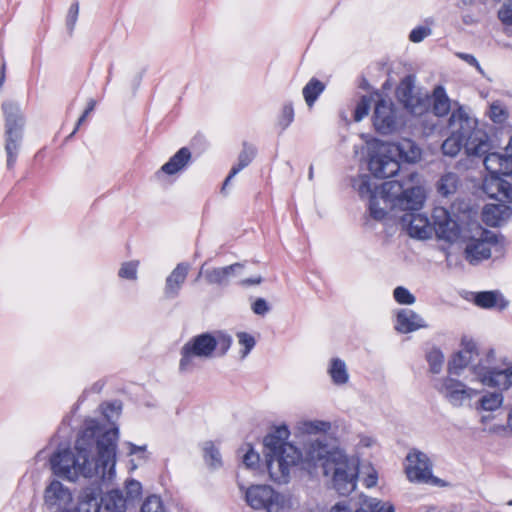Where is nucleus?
<instances>
[{"instance_id": "obj_25", "label": "nucleus", "mask_w": 512, "mask_h": 512, "mask_svg": "<svg viewBox=\"0 0 512 512\" xmlns=\"http://www.w3.org/2000/svg\"><path fill=\"white\" fill-rule=\"evenodd\" d=\"M426 327L424 319L411 309H401L397 314L395 328L400 333H409Z\"/></svg>"}, {"instance_id": "obj_56", "label": "nucleus", "mask_w": 512, "mask_h": 512, "mask_svg": "<svg viewBox=\"0 0 512 512\" xmlns=\"http://www.w3.org/2000/svg\"><path fill=\"white\" fill-rule=\"evenodd\" d=\"M252 310L255 314L263 316L269 312L270 307L265 299L258 298L252 304Z\"/></svg>"}, {"instance_id": "obj_15", "label": "nucleus", "mask_w": 512, "mask_h": 512, "mask_svg": "<svg viewBox=\"0 0 512 512\" xmlns=\"http://www.w3.org/2000/svg\"><path fill=\"white\" fill-rule=\"evenodd\" d=\"M438 391L454 407L462 406L466 401L477 395V391L467 387L464 383L451 377L443 379Z\"/></svg>"}, {"instance_id": "obj_8", "label": "nucleus", "mask_w": 512, "mask_h": 512, "mask_svg": "<svg viewBox=\"0 0 512 512\" xmlns=\"http://www.w3.org/2000/svg\"><path fill=\"white\" fill-rule=\"evenodd\" d=\"M5 116V151L7 154V168L12 169L16 162L23 139L25 117L18 104L5 103L2 107Z\"/></svg>"}, {"instance_id": "obj_28", "label": "nucleus", "mask_w": 512, "mask_h": 512, "mask_svg": "<svg viewBox=\"0 0 512 512\" xmlns=\"http://www.w3.org/2000/svg\"><path fill=\"white\" fill-rule=\"evenodd\" d=\"M474 302L481 308L490 309L496 307L500 311L504 310L508 305V302L497 291L478 292L475 294Z\"/></svg>"}, {"instance_id": "obj_50", "label": "nucleus", "mask_w": 512, "mask_h": 512, "mask_svg": "<svg viewBox=\"0 0 512 512\" xmlns=\"http://www.w3.org/2000/svg\"><path fill=\"white\" fill-rule=\"evenodd\" d=\"M489 116L494 123L501 124L505 121L507 113L500 104L493 103L490 106Z\"/></svg>"}, {"instance_id": "obj_54", "label": "nucleus", "mask_w": 512, "mask_h": 512, "mask_svg": "<svg viewBox=\"0 0 512 512\" xmlns=\"http://www.w3.org/2000/svg\"><path fill=\"white\" fill-rule=\"evenodd\" d=\"M498 192L506 200L512 202V184L505 180H499L497 182Z\"/></svg>"}, {"instance_id": "obj_51", "label": "nucleus", "mask_w": 512, "mask_h": 512, "mask_svg": "<svg viewBox=\"0 0 512 512\" xmlns=\"http://www.w3.org/2000/svg\"><path fill=\"white\" fill-rule=\"evenodd\" d=\"M431 29L425 26L415 27L409 34V40L414 43L421 42L425 37L431 34Z\"/></svg>"}, {"instance_id": "obj_7", "label": "nucleus", "mask_w": 512, "mask_h": 512, "mask_svg": "<svg viewBox=\"0 0 512 512\" xmlns=\"http://www.w3.org/2000/svg\"><path fill=\"white\" fill-rule=\"evenodd\" d=\"M425 198V191L421 186L405 188L404 183L399 180L386 181L380 187V199L390 209H422Z\"/></svg>"}, {"instance_id": "obj_31", "label": "nucleus", "mask_w": 512, "mask_h": 512, "mask_svg": "<svg viewBox=\"0 0 512 512\" xmlns=\"http://www.w3.org/2000/svg\"><path fill=\"white\" fill-rule=\"evenodd\" d=\"M433 113L442 117L451 109V102L443 86H437L433 91Z\"/></svg>"}, {"instance_id": "obj_29", "label": "nucleus", "mask_w": 512, "mask_h": 512, "mask_svg": "<svg viewBox=\"0 0 512 512\" xmlns=\"http://www.w3.org/2000/svg\"><path fill=\"white\" fill-rule=\"evenodd\" d=\"M255 155V147L247 143H244L243 149L238 156V163L231 168L228 176L224 181L222 189H225L226 185L230 182V180L252 162Z\"/></svg>"}, {"instance_id": "obj_40", "label": "nucleus", "mask_w": 512, "mask_h": 512, "mask_svg": "<svg viewBox=\"0 0 512 512\" xmlns=\"http://www.w3.org/2000/svg\"><path fill=\"white\" fill-rule=\"evenodd\" d=\"M363 506L369 509L368 512H395L393 505L381 503V501L376 498H365Z\"/></svg>"}, {"instance_id": "obj_33", "label": "nucleus", "mask_w": 512, "mask_h": 512, "mask_svg": "<svg viewBox=\"0 0 512 512\" xmlns=\"http://www.w3.org/2000/svg\"><path fill=\"white\" fill-rule=\"evenodd\" d=\"M328 374L330 375L332 382L335 385H344L349 380V374L346 364L340 358H332L328 368Z\"/></svg>"}, {"instance_id": "obj_63", "label": "nucleus", "mask_w": 512, "mask_h": 512, "mask_svg": "<svg viewBox=\"0 0 512 512\" xmlns=\"http://www.w3.org/2000/svg\"><path fill=\"white\" fill-rule=\"evenodd\" d=\"M462 20L466 25H472L477 22V19L471 14H464Z\"/></svg>"}, {"instance_id": "obj_16", "label": "nucleus", "mask_w": 512, "mask_h": 512, "mask_svg": "<svg viewBox=\"0 0 512 512\" xmlns=\"http://www.w3.org/2000/svg\"><path fill=\"white\" fill-rule=\"evenodd\" d=\"M461 346L462 349L448 363L449 374L460 375L467 366H471L473 371V366L478 364L474 363L475 359L479 356L476 342L471 338L464 337Z\"/></svg>"}, {"instance_id": "obj_48", "label": "nucleus", "mask_w": 512, "mask_h": 512, "mask_svg": "<svg viewBox=\"0 0 512 512\" xmlns=\"http://www.w3.org/2000/svg\"><path fill=\"white\" fill-rule=\"evenodd\" d=\"M498 18L505 26L512 25V0L503 3L498 11Z\"/></svg>"}, {"instance_id": "obj_60", "label": "nucleus", "mask_w": 512, "mask_h": 512, "mask_svg": "<svg viewBox=\"0 0 512 512\" xmlns=\"http://www.w3.org/2000/svg\"><path fill=\"white\" fill-rule=\"evenodd\" d=\"M128 446H129V452H128L129 455H138L139 458H141V459L147 458V456H146L147 446L146 445L137 446L133 443H128Z\"/></svg>"}, {"instance_id": "obj_14", "label": "nucleus", "mask_w": 512, "mask_h": 512, "mask_svg": "<svg viewBox=\"0 0 512 512\" xmlns=\"http://www.w3.org/2000/svg\"><path fill=\"white\" fill-rule=\"evenodd\" d=\"M420 210H403L405 213L400 220L411 237L428 239L433 235L432 223L426 214L419 212Z\"/></svg>"}, {"instance_id": "obj_13", "label": "nucleus", "mask_w": 512, "mask_h": 512, "mask_svg": "<svg viewBox=\"0 0 512 512\" xmlns=\"http://www.w3.org/2000/svg\"><path fill=\"white\" fill-rule=\"evenodd\" d=\"M432 220L433 233L439 239L454 242L459 238L460 227L445 208L436 207L432 213Z\"/></svg>"}, {"instance_id": "obj_21", "label": "nucleus", "mask_w": 512, "mask_h": 512, "mask_svg": "<svg viewBox=\"0 0 512 512\" xmlns=\"http://www.w3.org/2000/svg\"><path fill=\"white\" fill-rule=\"evenodd\" d=\"M45 503L50 507H58L59 511L72 501V494L61 482L54 480L45 489Z\"/></svg>"}, {"instance_id": "obj_59", "label": "nucleus", "mask_w": 512, "mask_h": 512, "mask_svg": "<svg viewBox=\"0 0 512 512\" xmlns=\"http://www.w3.org/2000/svg\"><path fill=\"white\" fill-rule=\"evenodd\" d=\"M331 512H368V510L365 509L364 507L353 510L351 507H349L346 501H342L335 504L332 507Z\"/></svg>"}, {"instance_id": "obj_34", "label": "nucleus", "mask_w": 512, "mask_h": 512, "mask_svg": "<svg viewBox=\"0 0 512 512\" xmlns=\"http://www.w3.org/2000/svg\"><path fill=\"white\" fill-rule=\"evenodd\" d=\"M460 180L456 173L448 172L442 175L438 182V192L442 196H448L456 192L459 186Z\"/></svg>"}, {"instance_id": "obj_18", "label": "nucleus", "mask_w": 512, "mask_h": 512, "mask_svg": "<svg viewBox=\"0 0 512 512\" xmlns=\"http://www.w3.org/2000/svg\"><path fill=\"white\" fill-rule=\"evenodd\" d=\"M102 490L99 486L91 485L84 488L79 496L76 507L73 509H62L69 512H100Z\"/></svg>"}, {"instance_id": "obj_47", "label": "nucleus", "mask_w": 512, "mask_h": 512, "mask_svg": "<svg viewBox=\"0 0 512 512\" xmlns=\"http://www.w3.org/2000/svg\"><path fill=\"white\" fill-rule=\"evenodd\" d=\"M137 267L138 262L136 261H130L122 264L121 268L119 269L118 275L121 278L134 280L137 277Z\"/></svg>"}, {"instance_id": "obj_61", "label": "nucleus", "mask_w": 512, "mask_h": 512, "mask_svg": "<svg viewBox=\"0 0 512 512\" xmlns=\"http://www.w3.org/2000/svg\"><path fill=\"white\" fill-rule=\"evenodd\" d=\"M262 282V277L261 276H258V277H255V278H246V279H243L240 284L242 286H250V285H256V284H260Z\"/></svg>"}, {"instance_id": "obj_58", "label": "nucleus", "mask_w": 512, "mask_h": 512, "mask_svg": "<svg viewBox=\"0 0 512 512\" xmlns=\"http://www.w3.org/2000/svg\"><path fill=\"white\" fill-rule=\"evenodd\" d=\"M331 512H368V510L365 509L364 507L353 510L351 507H349L346 501H342L335 504L332 507Z\"/></svg>"}, {"instance_id": "obj_11", "label": "nucleus", "mask_w": 512, "mask_h": 512, "mask_svg": "<svg viewBox=\"0 0 512 512\" xmlns=\"http://www.w3.org/2000/svg\"><path fill=\"white\" fill-rule=\"evenodd\" d=\"M407 461L406 474L410 481L417 483L437 481V478L432 475V464L425 453L413 450L407 455Z\"/></svg>"}, {"instance_id": "obj_38", "label": "nucleus", "mask_w": 512, "mask_h": 512, "mask_svg": "<svg viewBox=\"0 0 512 512\" xmlns=\"http://www.w3.org/2000/svg\"><path fill=\"white\" fill-rule=\"evenodd\" d=\"M373 102V97L370 95H363L359 102L357 103L355 110H354V120L356 122H360L363 120L369 113V110L371 108V104Z\"/></svg>"}, {"instance_id": "obj_46", "label": "nucleus", "mask_w": 512, "mask_h": 512, "mask_svg": "<svg viewBox=\"0 0 512 512\" xmlns=\"http://www.w3.org/2000/svg\"><path fill=\"white\" fill-rule=\"evenodd\" d=\"M239 344L244 346V350L241 351L242 358L246 357L250 351L254 348L256 341L254 337L246 332L237 333Z\"/></svg>"}, {"instance_id": "obj_53", "label": "nucleus", "mask_w": 512, "mask_h": 512, "mask_svg": "<svg viewBox=\"0 0 512 512\" xmlns=\"http://www.w3.org/2000/svg\"><path fill=\"white\" fill-rule=\"evenodd\" d=\"M78 14H79V4H78V2H75L70 6L68 14H67V18H66V24L70 31L73 30V28L76 24Z\"/></svg>"}, {"instance_id": "obj_19", "label": "nucleus", "mask_w": 512, "mask_h": 512, "mask_svg": "<svg viewBox=\"0 0 512 512\" xmlns=\"http://www.w3.org/2000/svg\"><path fill=\"white\" fill-rule=\"evenodd\" d=\"M414 76L408 75L400 82L397 88V97L413 114H421L423 103L421 98L414 94Z\"/></svg>"}, {"instance_id": "obj_35", "label": "nucleus", "mask_w": 512, "mask_h": 512, "mask_svg": "<svg viewBox=\"0 0 512 512\" xmlns=\"http://www.w3.org/2000/svg\"><path fill=\"white\" fill-rule=\"evenodd\" d=\"M357 185L358 193L361 197H369L372 195H380V188L373 182L371 176L364 174L359 177Z\"/></svg>"}, {"instance_id": "obj_5", "label": "nucleus", "mask_w": 512, "mask_h": 512, "mask_svg": "<svg viewBox=\"0 0 512 512\" xmlns=\"http://www.w3.org/2000/svg\"><path fill=\"white\" fill-rule=\"evenodd\" d=\"M232 338L230 335L217 332H205L192 337L181 348L179 369L182 372L190 371L194 367V358L208 359L214 355L224 356L230 349Z\"/></svg>"}, {"instance_id": "obj_41", "label": "nucleus", "mask_w": 512, "mask_h": 512, "mask_svg": "<svg viewBox=\"0 0 512 512\" xmlns=\"http://www.w3.org/2000/svg\"><path fill=\"white\" fill-rule=\"evenodd\" d=\"M379 198L380 195L373 194L371 199H369V213L375 220H382L387 215L386 208L388 207L386 205L385 208L379 207Z\"/></svg>"}, {"instance_id": "obj_30", "label": "nucleus", "mask_w": 512, "mask_h": 512, "mask_svg": "<svg viewBox=\"0 0 512 512\" xmlns=\"http://www.w3.org/2000/svg\"><path fill=\"white\" fill-rule=\"evenodd\" d=\"M102 506L108 512H125L127 498L124 497L122 491L113 489L104 496L101 494Z\"/></svg>"}, {"instance_id": "obj_24", "label": "nucleus", "mask_w": 512, "mask_h": 512, "mask_svg": "<svg viewBox=\"0 0 512 512\" xmlns=\"http://www.w3.org/2000/svg\"><path fill=\"white\" fill-rule=\"evenodd\" d=\"M189 271V264L181 262L173 269L166 278L164 294L168 299H174L185 282Z\"/></svg>"}, {"instance_id": "obj_44", "label": "nucleus", "mask_w": 512, "mask_h": 512, "mask_svg": "<svg viewBox=\"0 0 512 512\" xmlns=\"http://www.w3.org/2000/svg\"><path fill=\"white\" fill-rule=\"evenodd\" d=\"M393 296L396 302L404 305H411L416 300L415 296L410 293L408 289L402 286H398L394 289Z\"/></svg>"}, {"instance_id": "obj_64", "label": "nucleus", "mask_w": 512, "mask_h": 512, "mask_svg": "<svg viewBox=\"0 0 512 512\" xmlns=\"http://www.w3.org/2000/svg\"><path fill=\"white\" fill-rule=\"evenodd\" d=\"M359 87L363 90H369L370 89V84L368 82V80L363 77L360 81V84H359Z\"/></svg>"}, {"instance_id": "obj_49", "label": "nucleus", "mask_w": 512, "mask_h": 512, "mask_svg": "<svg viewBox=\"0 0 512 512\" xmlns=\"http://www.w3.org/2000/svg\"><path fill=\"white\" fill-rule=\"evenodd\" d=\"M260 457L253 448L247 444V450L245 451L242 461L247 468H255L259 463Z\"/></svg>"}, {"instance_id": "obj_20", "label": "nucleus", "mask_w": 512, "mask_h": 512, "mask_svg": "<svg viewBox=\"0 0 512 512\" xmlns=\"http://www.w3.org/2000/svg\"><path fill=\"white\" fill-rule=\"evenodd\" d=\"M242 269L243 265L241 263L211 269H205L204 265H202L199 276H204L208 284L226 286L229 284V279Z\"/></svg>"}, {"instance_id": "obj_55", "label": "nucleus", "mask_w": 512, "mask_h": 512, "mask_svg": "<svg viewBox=\"0 0 512 512\" xmlns=\"http://www.w3.org/2000/svg\"><path fill=\"white\" fill-rule=\"evenodd\" d=\"M456 56L458 58H460L461 60L465 61L467 64H469L470 66H473L476 68V70L480 73V74H484V71L482 69V67L480 66L478 60L472 55V54H468V53H463V52H458L456 53Z\"/></svg>"}, {"instance_id": "obj_1", "label": "nucleus", "mask_w": 512, "mask_h": 512, "mask_svg": "<svg viewBox=\"0 0 512 512\" xmlns=\"http://www.w3.org/2000/svg\"><path fill=\"white\" fill-rule=\"evenodd\" d=\"M118 438V428L102 432L96 420H85L74 450L59 447L52 455L50 463L54 474L70 481L80 476L110 480L115 474Z\"/></svg>"}, {"instance_id": "obj_32", "label": "nucleus", "mask_w": 512, "mask_h": 512, "mask_svg": "<svg viewBox=\"0 0 512 512\" xmlns=\"http://www.w3.org/2000/svg\"><path fill=\"white\" fill-rule=\"evenodd\" d=\"M325 84L317 78H311L303 87L302 94L309 108H312L318 97L324 92Z\"/></svg>"}, {"instance_id": "obj_45", "label": "nucleus", "mask_w": 512, "mask_h": 512, "mask_svg": "<svg viewBox=\"0 0 512 512\" xmlns=\"http://www.w3.org/2000/svg\"><path fill=\"white\" fill-rule=\"evenodd\" d=\"M294 120V108L292 103L284 104L281 115L278 120L279 126H281L282 131L285 130Z\"/></svg>"}, {"instance_id": "obj_36", "label": "nucleus", "mask_w": 512, "mask_h": 512, "mask_svg": "<svg viewBox=\"0 0 512 512\" xmlns=\"http://www.w3.org/2000/svg\"><path fill=\"white\" fill-rule=\"evenodd\" d=\"M503 401L502 392H488L481 397L479 403L482 410L495 411L502 406Z\"/></svg>"}, {"instance_id": "obj_3", "label": "nucleus", "mask_w": 512, "mask_h": 512, "mask_svg": "<svg viewBox=\"0 0 512 512\" xmlns=\"http://www.w3.org/2000/svg\"><path fill=\"white\" fill-rule=\"evenodd\" d=\"M290 431L287 426L276 427L263 440L267 469L271 479L279 484L287 483L290 468L303 458L302 452L287 442Z\"/></svg>"}, {"instance_id": "obj_10", "label": "nucleus", "mask_w": 512, "mask_h": 512, "mask_svg": "<svg viewBox=\"0 0 512 512\" xmlns=\"http://www.w3.org/2000/svg\"><path fill=\"white\" fill-rule=\"evenodd\" d=\"M246 503L255 510L278 512L284 505V498L268 485H252L245 491Z\"/></svg>"}, {"instance_id": "obj_2", "label": "nucleus", "mask_w": 512, "mask_h": 512, "mask_svg": "<svg viewBox=\"0 0 512 512\" xmlns=\"http://www.w3.org/2000/svg\"><path fill=\"white\" fill-rule=\"evenodd\" d=\"M451 135L443 142L444 155L454 157L462 148L468 156L481 157L491 149L489 135L477 127L476 119L471 118L463 109L454 110L448 121Z\"/></svg>"}, {"instance_id": "obj_17", "label": "nucleus", "mask_w": 512, "mask_h": 512, "mask_svg": "<svg viewBox=\"0 0 512 512\" xmlns=\"http://www.w3.org/2000/svg\"><path fill=\"white\" fill-rule=\"evenodd\" d=\"M497 242L496 235L486 229L481 231L479 239H473L466 245L465 254L466 259L471 263L475 264L481 260L488 259L491 256V244Z\"/></svg>"}, {"instance_id": "obj_4", "label": "nucleus", "mask_w": 512, "mask_h": 512, "mask_svg": "<svg viewBox=\"0 0 512 512\" xmlns=\"http://www.w3.org/2000/svg\"><path fill=\"white\" fill-rule=\"evenodd\" d=\"M421 158V149L410 139L381 144L370 154L368 168L375 178L395 176L400 170V161L415 163Z\"/></svg>"}, {"instance_id": "obj_6", "label": "nucleus", "mask_w": 512, "mask_h": 512, "mask_svg": "<svg viewBox=\"0 0 512 512\" xmlns=\"http://www.w3.org/2000/svg\"><path fill=\"white\" fill-rule=\"evenodd\" d=\"M324 474H331L334 489L339 495L347 496L357 486L358 464L343 451L336 449L324 465Z\"/></svg>"}, {"instance_id": "obj_62", "label": "nucleus", "mask_w": 512, "mask_h": 512, "mask_svg": "<svg viewBox=\"0 0 512 512\" xmlns=\"http://www.w3.org/2000/svg\"><path fill=\"white\" fill-rule=\"evenodd\" d=\"M376 483H377V476L374 474H370L367 476V478H365V485L367 487H373L376 485Z\"/></svg>"}, {"instance_id": "obj_42", "label": "nucleus", "mask_w": 512, "mask_h": 512, "mask_svg": "<svg viewBox=\"0 0 512 512\" xmlns=\"http://www.w3.org/2000/svg\"><path fill=\"white\" fill-rule=\"evenodd\" d=\"M330 428H331V424L326 421L315 420V421H307V422L303 423L304 432L309 433V434H316L319 432L325 433L328 430H330Z\"/></svg>"}, {"instance_id": "obj_23", "label": "nucleus", "mask_w": 512, "mask_h": 512, "mask_svg": "<svg viewBox=\"0 0 512 512\" xmlns=\"http://www.w3.org/2000/svg\"><path fill=\"white\" fill-rule=\"evenodd\" d=\"M483 164L485 169L493 176L510 175L512 173V157L497 152L485 153Z\"/></svg>"}, {"instance_id": "obj_43", "label": "nucleus", "mask_w": 512, "mask_h": 512, "mask_svg": "<svg viewBox=\"0 0 512 512\" xmlns=\"http://www.w3.org/2000/svg\"><path fill=\"white\" fill-rule=\"evenodd\" d=\"M141 512H165L161 498L156 495L149 496L142 504Z\"/></svg>"}, {"instance_id": "obj_9", "label": "nucleus", "mask_w": 512, "mask_h": 512, "mask_svg": "<svg viewBox=\"0 0 512 512\" xmlns=\"http://www.w3.org/2000/svg\"><path fill=\"white\" fill-rule=\"evenodd\" d=\"M495 352L489 349L486 359H480L477 365L473 366V374L485 386L508 390L512 387V364L504 369L492 366Z\"/></svg>"}, {"instance_id": "obj_22", "label": "nucleus", "mask_w": 512, "mask_h": 512, "mask_svg": "<svg viewBox=\"0 0 512 512\" xmlns=\"http://www.w3.org/2000/svg\"><path fill=\"white\" fill-rule=\"evenodd\" d=\"M335 451L336 450H329L326 443L317 439L315 441L310 442L305 447L304 460L310 466H321L324 469L325 463L328 461V459H330V456Z\"/></svg>"}, {"instance_id": "obj_57", "label": "nucleus", "mask_w": 512, "mask_h": 512, "mask_svg": "<svg viewBox=\"0 0 512 512\" xmlns=\"http://www.w3.org/2000/svg\"><path fill=\"white\" fill-rule=\"evenodd\" d=\"M96 106V101L94 99H90L88 101V104H87V107L86 109L84 110L83 114L80 116V118L78 119L77 123H76V127L75 129L73 130V132L71 133L70 137L73 136L77 129L81 126V124L86 120L87 116L94 110Z\"/></svg>"}, {"instance_id": "obj_26", "label": "nucleus", "mask_w": 512, "mask_h": 512, "mask_svg": "<svg viewBox=\"0 0 512 512\" xmlns=\"http://www.w3.org/2000/svg\"><path fill=\"white\" fill-rule=\"evenodd\" d=\"M512 214L509 206L499 204H488L483 208L482 219L491 227H496Z\"/></svg>"}, {"instance_id": "obj_52", "label": "nucleus", "mask_w": 512, "mask_h": 512, "mask_svg": "<svg viewBox=\"0 0 512 512\" xmlns=\"http://www.w3.org/2000/svg\"><path fill=\"white\" fill-rule=\"evenodd\" d=\"M126 494L127 498L134 499L141 494V484L139 481L131 479L126 482Z\"/></svg>"}, {"instance_id": "obj_12", "label": "nucleus", "mask_w": 512, "mask_h": 512, "mask_svg": "<svg viewBox=\"0 0 512 512\" xmlns=\"http://www.w3.org/2000/svg\"><path fill=\"white\" fill-rule=\"evenodd\" d=\"M372 121L378 133L388 135L394 132L397 127V116L393 102L379 99L375 104Z\"/></svg>"}, {"instance_id": "obj_39", "label": "nucleus", "mask_w": 512, "mask_h": 512, "mask_svg": "<svg viewBox=\"0 0 512 512\" xmlns=\"http://www.w3.org/2000/svg\"><path fill=\"white\" fill-rule=\"evenodd\" d=\"M427 362L430 366V371L434 374H438L444 362V355L438 348L431 349L426 355Z\"/></svg>"}, {"instance_id": "obj_27", "label": "nucleus", "mask_w": 512, "mask_h": 512, "mask_svg": "<svg viewBox=\"0 0 512 512\" xmlns=\"http://www.w3.org/2000/svg\"><path fill=\"white\" fill-rule=\"evenodd\" d=\"M191 160V152L187 147L179 149L157 172L174 175L184 169Z\"/></svg>"}, {"instance_id": "obj_37", "label": "nucleus", "mask_w": 512, "mask_h": 512, "mask_svg": "<svg viewBox=\"0 0 512 512\" xmlns=\"http://www.w3.org/2000/svg\"><path fill=\"white\" fill-rule=\"evenodd\" d=\"M204 460L211 467H220L222 465L221 455L219 450L215 447L214 443L207 441L203 447Z\"/></svg>"}]
</instances>
